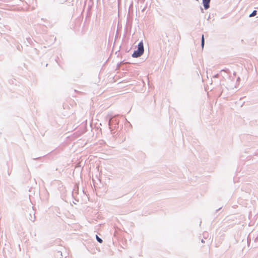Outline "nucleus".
Wrapping results in <instances>:
<instances>
[{"mask_svg": "<svg viewBox=\"0 0 258 258\" xmlns=\"http://www.w3.org/2000/svg\"><path fill=\"white\" fill-rule=\"evenodd\" d=\"M28 218L30 220H31V221L32 222H34L35 220V215L34 214L33 215V216L32 215V214H29V217H28Z\"/></svg>", "mask_w": 258, "mask_h": 258, "instance_id": "7ed1b4c3", "label": "nucleus"}, {"mask_svg": "<svg viewBox=\"0 0 258 258\" xmlns=\"http://www.w3.org/2000/svg\"><path fill=\"white\" fill-rule=\"evenodd\" d=\"M218 76H219V74H216V75H214V76H213V78H218Z\"/></svg>", "mask_w": 258, "mask_h": 258, "instance_id": "0eeeda50", "label": "nucleus"}, {"mask_svg": "<svg viewBox=\"0 0 258 258\" xmlns=\"http://www.w3.org/2000/svg\"><path fill=\"white\" fill-rule=\"evenodd\" d=\"M96 240L98 242H99V243H102V240L101 238H100L98 235H96Z\"/></svg>", "mask_w": 258, "mask_h": 258, "instance_id": "423d86ee", "label": "nucleus"}, {"mask_svg": "<svg viewBox=\"0 0 258 258\" xmlns=\"http://www.w3.org/2000/svg\"><path fill=\"white\" fill-rule=\"evenodd\" d=\"M144 44L142 41L140 42L138 45V49L134 51L132 56L135 58L141 56L144 53Z\"/></svg>", "mask_w": 258, "mask_h": 258, "instance_id": "f257e3e1", "label": "nucleus"}, {"mask_svg": "<svg viewBox=\"0 0 258 258\" xmlns=\"http://www.w3.org/2000/svg\"><path fill=\"white\" fill-rule=\"evenodd\" d=\"M257 14V11L254 10L249 16V17H252L255 16Z\"/></svg>", "mask_w": 258, "mask_h": 258, "instance_id": "39448f33", "label": "nucleus"}, {"mask_svg": "<svg viewBox=\"0 0 258 258\" xmlns=\"http://www.w3.org/2000/svg\"><path fill=\"white\" fill-rule=\"evenodd\" d=\"M111 120H112V118H110V119H109V121H108V124H109V125H110Z\"/></svg>", "mask_w": 258, "mask_h": 258, "instance_id": "6e6552de", "label": "nucleus"}, {"mask_svg": "<svg viewBox=\"0 0 258 258\" xmlns=\"http://www.w3.org/2000/svg\"><path fill=\"white\" fill-rule=\"evenodd\" d=\"M234 88H236V87H235V86L233 87V86H229V89H234Z\"/></svg>", "mask_w": 258, "mask_h": 258, "instance_id": "1a4fd4ad", "label": "nucleus"}, {"mask_svg": "<svg viewBox=\"0 0 258 258\" xmlns=\"http://www.w3.org/2000/svg\"><path fill=\"white\" fill-rule=\"evenodd\" d=\"M211 0H203V4L205 10H207L210 8V3Z\"/></svg>", "mask_w": 258, "mask_h": 258, "instance_id": "f03ea898", "label": "nucleus"}, {"mask_svg": "<svg viewBox=\"0 0 258 258\" xmlns=\"http://www.w3.org/2000/svg\"><path fill=\"white\" fill-rule=\"evenodd\" d=\"M239 80H240V78H239V77H238V78H237V81H239Z\"/></svg>", "mask_w": 258, "mask_h": 258, "instance_id": "9d476101", "label": "nucleus"}, {"mask_svg": "<svg viewBox=\"0 0 258 258\" xmlns=\"http://www.w3.org/2000/svg\"><path fill=\"white\" fill-rule=\"evenodd\" d=\"M201 241H202V243H204L205 242V241L203 239H202Z\"/></svg>", "mask_w": 258, "mask_h": 258, "instance_id": "9b49d317", "label": "nucleus"}, {"mask_svg": "<svg viewBox=\"0 0 258 258\" xmlns=\"http://www.w3.org/2000/svg\"><path fill=\"white\" fill-rule=\"evenodd\" d=\"M204 44H205L204 36L203 34L202 36V40H201V46H202V48H204Z\"/></svg>", "mask_w": 258, "mask_h": 258, "instance_id": "20e7f679", "label": "nucleus"}]
</instances>
